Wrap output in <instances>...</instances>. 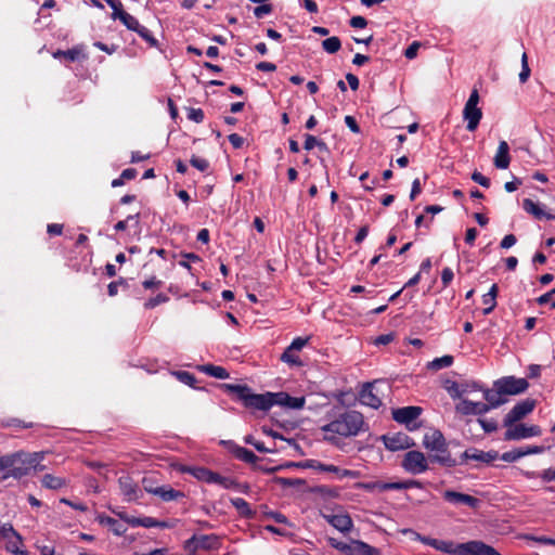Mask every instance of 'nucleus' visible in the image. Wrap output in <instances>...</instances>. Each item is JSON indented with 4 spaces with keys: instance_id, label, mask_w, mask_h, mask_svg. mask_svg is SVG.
<instances>
[{
    "instance_id": "f257e3e1",
    "label": "nucleus",
    "mask_w": 555,
    "mask_h": 555,
    "mask_svg": "<svg viewBox=\"0 0 555 555\" xmlns=\"http://www.w3.org/2000/svg\"><path fill=\"white\" fill-rule=\"evenodd\" d=\"M324 440L336 444L339 438L356 437L370 429L362 413L356 410H346L339 414H332V420L321 426Z\"/></svg>"
},
{
    "instance_id": "f03ea898",
    "label": "nucleus",
    "mask_w": 555,
    "mask_h": 555,
    "mask_svg": "<svg viewBox=\"0 0 555 555\" xmlns=\"http://www.w3.org/2000/svg\"><path fill=\"white\" fill-rule=\"evenodd\" d=\"M44 452L28 453L17 451L0 456V480L4 481L9 478L21 479L27 476L31 469L42 472L46 466L41 464L44 459Z\"/></svg>"
},
{
    "instance_id": "7ed1b4c3",
    "label": "nucleus",
    "mask_w": 555,
    "mask_h": 555,
    "mask_svg": "<svg viewBox=\"0 0 555 555\" xmlns=\"http://www.w3.org/2000/svg\"><path fill=\"white\" fill-rule=\"evenodd\" d=\"M417 539L423 543L430 545L436 551L449 555H500V553L492 546L487 545L481 541H469L466 543L454 544L451 541L421 537L420 534H417Z\"/></svg>"
},
{
    "instance_id": "20e7f679",
    "label": "nucleus",
    "mask_w": 555,
    "mask_h": 555,
    "mask_svg": "<svg viewBox=\"0 0 555 555\" xmlns=\"http://www.w3.org/2000/svg\"><path fill=\"white\" fill-rule=\"evenodd\" d=\"M479 93L477 89H473L463 109V118L467 121L466 129L470 132L475 131L482 118V111L478 107Z\"/></svg>"
},
{
    "instance_id": "39448f33",
    "label": "nucleus",
    "mask_w": 555,
    "mask_h": 555,
    "mask_svg": "<svg viewBox=\"0 0 555 555\" xmlns=\"http://www.w3.org/2000/svg\"><path fill=\"white\" fill-rule=\"evenodd\" d=\"M429 456L426 457L423 452L411 450L404 454L401 466L412 475H420L429 469Z\"/></svg>"
},
{
    "instance_id": "423d86ee",
    "label": "nucleus",
    "mask_w": 555,
    "mask_h": 555,
    "mask_svg": "<svg viewBox=\"0 0 555 555\" xmlns=\"http://www.w3.org/2000/svg\"><path fill=\"white\" fill-rule=\"evenodd\" d=\"M310 337H296L281 354L280 360L289 366L300 367L304 365L299 352L308 345Z\"/></svg>"
},
{
    "instance_id": "0eeeda50",
    "label": "nucleus",
    "mask_w": 555,
    "mask_h": 555,
    "mask_svg": "<svg viewBox=\"0 0 555 555\" xmlns=\"http://www.w3.org/2000/svg\"><path fill=\"white\" fill-rule=\"evenodd\" d=\"M493 387L495 389H499L500 392H503L504 396H514L525 392L529 387V383L527 382L526 378L505 376L495 380Z\"/></svg>"
},
{
    "instance_id": "6e6552de",
    "label": "nucleus",
    "mask_w": 555,
    "mask_h": 555,
    "mask_svg": "<svg viewBox=\"0 0 555 555\" xmlns=\"http://www.w3.org/2000/svg\"><path fill=\"white\" fill-rule=\"evenodd\" d=\"M304 467L311 468V469L320 472V473L336 474L338 479L357 478L359 476V472H357V470L339 468L338 466H335L333 464H324L318 460L306 461V463L304 464Z\"/></svg>"
},
{
    "instance_id": "1a4fd4ad",
    "label": "nucleus",
    "mask_w": 555,
    "mask_h": 555,
    "mask_svg": "<svg viewBox=\"0 0 555 555\" xmlns=\"http://www.w3.org/2000/svg\"><path fill=\"white\" fill-rule=\"evenodd\" d=\"M422 408L415 405H409L403 408L393 409L391 414L392 418L406 426L408 429L413 430L416 426L413 424L422 414Z\"/></svg>"
},
{
    "instance_id": "9d476101",
    "label": "nucleus",
    "mask_w": 555,
    "mask_h": 555,
    "mask_svg": "<svg viewBox=\"0 0 555 555\" xmlns=\"http://www.w3.org/2000/svg\"><path fill=\"white\" fill-rule=\"evenodd\" d=\"M328 543L335 550L346 553L347 555H350L349 553L353 552H358L360 555H374L373 553L375 552L374 548L360 541H350L348 543L335 538H330Z\"/></svg>"
},
{
    "instance_id": "9b49d317",
    "label": "nucleus",
    "mask_w": 555,
    "mask_h": 555,
    "mask_svg": "<svg viewBox=\"0 0 555 555\" xmlns=\"http://www.w3.org/2000/svg\"><path fill=\"white\" fill-rule=\"evenodd\" d=\"M535 406V400L525 399L516 403L504 417V426H512L516 422L531 413Z\"/></svg>"
},
{
    "instance_id": "f8f14e48",
    "label": "nucleus",
    "mask_w": 555,
    "mask_h": 555,
    "mask_svg": "<svg viewBox=\"0 0 555 555\" xmlns=\"http://www.w3.org/2000/svg\"><path fill=\"white\" fill-rule=\"evenodd\" d=\"M323 518L338 531L349 532L353 526L350 515L341 508L331 513H322Z\"/></svg>"
},
{
    "instance_id": "ddd939ff",
    "label": "nucleus",
    "mask_w": 555,
    "mask_h": 555,
    "mask_svg": "<svg viewBox=\"0 0 555 555\" xmlns=\"http://www.w3.org/2000/svg\"><path fill=\"white\" fill-rule=\"evenodd\" d=\"M507 427L508 429L505 433L506 440H520L525 438L535 437L541 434V429L537 425L527 426L525 424H517Z\"/></svg>"
},
{
    "instance_id": "4468645a",
    "label": "nucleus",
    "mask_w": 555,
    "mask_h": 555,
    "mask_svg": "<svg viewBox=\"0 0 555 555\" xmlns=\"http://www.w3.org/2000/svg\"><path fill=\"white\" fill-rule=\"evenodd\" d=\"M498 459H499V452L498 451H494V450L482 451V450H479V449H476V448H469V449L465 450L461 454L460 464H463V463H465L466 461H469V460L481 462V463H485V464H490V463H492L493 461H495Z\"/></svg>"
},
{
    "instance_id": "2eb2a0df",
    "label": "nucleus",
    "mask_w": 555,
    "mask_h": 555,
    "mask_svg": "<svg viewBox=\"0 0 555 555\" xmlns=\"http://www.w3.org/2000/svg\"><path fill=\"white\" fill-rule=\"evenodd\" d=\"M143 487L147 493L160 498L164 502L177 501L185 495L179 490H175L170 486H160L156 488H147V478L143 479Z\"/></svg>"
},
{
    "instance_id": "dca6fc26",
    "label": "nucleus",
    "mask_w": 555,
    "mask_h": 555,
    "mask_svg": "<svg viewBox=\"0 0 555 555\" xmlns=\"http://www.w3.org/2000/svg\"><path fill=\"white\" fill-rule=\"evenodd\" d=\"M383 441L386 449L390 451L405 450L415 444L413 439L403 433L393 434L391 436H383Z\"/></svg>"
},
{
    "instance_id": "f3484780",
    "label": "nucleus",
    "mask_w": 555,
    "mask_h": 555,
    "mask_svg": "<svg viewBox=\"0 0 555 555\" xmlns=\"http://www.w3.org/2000/svg\"><path fill=\"white\" fill-rule=\"evenodd\" d=\"M274 405V392H266V393H249L248 399L245 403L246 408L259 410V411H268Z\"/></svg>"
},
{
    "instance_id": "a211bd4d",
    "label": "nucleus",
    "mask_w": 555,
    "mask_h": 555,
    "mask_svg": "<svg viewBox=\"0 0 555 555\" xmlns=\"http://www.w3.org/2000/svg\"><path fill=\"white\" fill-rule=\"evenodd\" d=\"M220 444L227 447L229 452H231L235 459L242 462L255 464L258 460L257 455L253 451L236 444L232 440H221Z\"/></svg>"
},
{
    "instance_id": "6ab92c4d",
    "label": "nucleus",
    "mask_w": 555,
    "mask_h": 555,
    "mask_svg": "<svg viewBox=\"0 0 555 555\" xmlns=\"http://www.w3.org/2000/svg\"><path fill=\"white\" fill-rule=\"evenodd\" d=\"M118 486L126 501H138L141 498V490L131 477H119Z\"/></svg>"
},
{
    "instance_id": "aec40b11",
    "label": "nucleus",
    "mask_w": 555,
    "mask_h": 555,
    "mask_svg": "<svg viewBox=\"0 0 555 555\" xmlns=\"http://www.w3.org/2000/svg\"><path fill=\"white\" fill-rule=\"evenodd\" d=\"M456 412L463 415H483L490 411V405L483 402H474L468 399H463L455 406Z\"/></svg>"
},
{
    "instance_id": "412c9836",
    "label": "nucleus",
    "mask_w": 555,
    "mask_h": 555,
    "mask_svg": "<svg viewBox=\"0 0 555 555\" xmlns=\"http://www.w3.org/2000/svg\"><path fill=\"white\" fill-rule=\"evenodd\" d=\"M429 461L433 463H438L439 465L449 468L460 464V461H456L455 459L452 457L448 449L447 442L440 449H438L437 451H433L429 454Z\"/></svg>"
},
{
    "instance_id": "4be33fe9",
    "label": "nucleus",
    "mask_w": 555,
    "mask_h": 555,
    "mask_svg": "<svg viewBox=\"0 0 555 555\" xmlns=\"http://www.w3.org/2000/svg\"><path fill=\"white\" fill-rule=\"evenodd\" d=\"M443 499L451 504H464L472 508H475L479 504V500L473 495L456 492L453 490H447L443 492Z\"/></svg>"
},
{
    "instance_id": "5701e85b",
    "label": "nucleus",
    "mask_w": 555,
    "mask_h": 555,
    "mask_svg": "<svg viewBox=\"0 0 555 555\" xmlns=\"http://www.w3.org/2000/svg\"><path fill=\"white\" fill-rule=\"evenodd\" d=\"M305 397H292L287 392H274V405L285 406L293 410H300L305 405Z\"/></svg>"
},
{
    "instance_id": "b1692460",
    "label": "nucleus",
    "mask_w": 555,
    "mask_h": 555,
    "mask_svg": "<svg viewBox=\"0 0 555 555\" xmlns=\"http://www.w3.org/2000/svg\"><path fill=\"white\" fill-rule=\"evenodd\" d=\"M522 208L526 212L532 215L538 220H541V219L555 220V215L547 212L545 210L544 205L535 203L530 198H525L522 201Z\"/></svg>"
},
{
    "instance_id": "393cba45",
    "label": "nucleus",
    "mask_w": 555,
    "mask_h": 555,
    "mask_svg": "<svg viewBox=\"0 0 555 555\" xmlns=\"http://www.w3.org/2000/svg\"><path fill=\"white\" fill-rule=\"evenodd\" d=\"M193 546L194 552L212 551L217 548L219 540L216 535H199L193 537L189 542Z\"/></svg>"
},
{
    "instance_id": "a878e982",
    "label": "nucleus",
    "mask_w": 555,
    "mask_h": 555,
    "mask_svg": "<svg viewBox=\"0 0 555 555\" xmlns=\"http://www.w3.org/2000/svg\"><path fill=\"white\" fill-rule=\"evenodd\" d=\"M447 442L443 434L438 429H433L424 435L423 446L429 451H437Z\"/></svg>"
},
{
    "instance_id": "bb28decb",
    "label": "nucleus",
    "mask_w": 555,
    "mask_h": 555,
    "mask_svg": "<svg viewBox=\"0 0 555 555\" xmlns=\"http://www.w3.org/2000/svg\"><path fill=\"white\" fill-rule=\"evenodd\" d=\"M182 472L192 475L194 478H196L199 481L210 483V485L214 483L215 477H216V473L206 467L188 466V467H183Z\"/></svg>"
},
{
    "instance_id": "cd10ccee",
    "label": "nucleus",
    "mask_w": 555,
    "mask_h": 555,
    "mask_svg": "<svg viewBox=\"0 0 555 555\" xmlns=\"http://www.w3.org/2000/svg\"><path fill=\"white\" fill-rule=\"evenodd\" d=\"M494 166L498 169H506L509 166L511 157H509V146L506 141H501L498 146V151L495 153L493 159Z\"/></svg>"
},
{
    "instance_id": "c85d7f7f",
    "label": "nucleus",
    "mask_w": 555,
    "mask_h": 555,
    "mask_svg": "<svg viewBox=\"0 0 555 555\" xmlns=\"http://www.w3.org/2000/svg\"><path fill=\"white\" fill-rule=\"evenodd\" d=\"M360 400L363 404L373 409H378L382 405V400L374 393L371 384L365 385L360 391Z\"/></svg>"
},
{
    "instance_id": "c756f323",
    "label": "nucleus",
    "mask_w": 555,
    "mask_h": 555,
    "mask_svg": "<svg viewBox=\"0 0 555 555\" xmlns=\"http://www.w3.org/2000/svg\"><path fill=\"white\" fill-rule=\"evenodd\" d=\"M99 522L116 535H121L127 530V526L122 521L109 516H99Z\"/></svg>"
},
{
    "instance_id": "7c9ffc66",
    "label": "nucleus",
    "mask_w": 555,
    "mask_h": 555,
    "mask_svg": "<svg viewBox=\"0 0 555 555\" xmlns=\"http://www.w3.org/2000/svg\"><path fill=\"white\" fill-rule=\"evenodd\" d=\"M504 393L500 392L499 389H486L483 391V398L486 399L487 403L486 405H490L491 409L499 408L500 405L504 404L506 402V399H504Z\"/></svg>"
},
{
    "instance_id": "2f4dec72",
    "label": "nucleus",
    "mask_w": 555,
    "mask_h": 555,
    "mask_svg": "<svg viewBox=\"0 0 555 555\" xmlns=\"http://www.w3.org/2000/svg\"><path fill=\"white\" fill-rule=\"evenodd\" d=\"M41 483L47 489L59 490L66 487L68 481L63 477L46 474L41 478Z\"/></svg>"
},
{
    "instance_id": "473e14b6",
    "label": "nucleus",
    "mask_w": 555,
    "mask_h": 555,
    "mask_svg": "<svg viewBox=\"0 0 555 555\" xmlns=\"http://www.w3.org/2000/svg\"><path fill=\"white\" fill-rule=\"evenodd\" d=\"M231 504L236 508L242 517L253 519L256 515V512L250 508L248 502L242 498L231 499Z\"/></svg>"
},
{
    "instance_id": "72a5a7b5",
    "label": "nucleus",
    "mask_w": 555,
    "mask_h": 555,
    "mask_svg": "<svg viewBox=\"0 0 555 555\" xmlns=\"http://www.w3.org/2000/svg\"><path fill=\"white\" fill-rule=\"evenodd\" d=\"M129 524L132 526H140L143 528H167L168 524L166 521H159L156 518L153 517H140V518H132L129 520Z\"/></svg>"
},
{
    "instance_id": "f704fd0d",
    "label": "nucleus",
    "mask_w": 555,
    "mask_h": 555,
    "mask_svg": "<svg viewBox=\"0 0 555 555\" xmlns=\"http://www.w3.org/2000/svg\"><path fill=\"white\" fill-rule=\"evenodd\" d=\"M197 369H198V371H201L209 376H212L215 378L225 379L229 377V372L222 366H218V365H214V364H204V365H198Z\"/></svg>"
},
{
    "instance_id": "c9c22d12",
    "label": "nucleus",
    "mask_w": 555,
    "mask_h": 555,
    "mask_svg": "<svg viewBox=\"0 0 555 555\" xmlns=\"http://www.w3.org/2000/svg\"><path fill=\"white\" fill-rule=\"evenodd\" d=\"M522 476L527 479L540 478L543 482L555 481V468H546L542 472L524 470Z\"/></svg>"
},
{
    "instance_id": "e433bc0d",
    "label": "nucleus",
    "mask_w": 555,
    "mask_h": 555,
    "mask_svg": "<svg viewBox=\"0 0 555 555\" xmlns=\"http://www.w3.org/2000/svg\"><path fill=\"white\" fill-rule=\"evenodd\" d=\"M224 389L228 392L234 393L236 398L242 401L244 404L246 403L248 396L250 393V388L246 385H235V384H224Z\"/></svg>"
},
{
    "instance_id": "4c0bfd02",
    "label": "nucleus",
    "mask_w": 555,
    "mask_h": 555,
    "mask_svg": "<svg viewBox=\"0 0 555 555\" xmlns=\"http://www.w3.org/2000/svg\"><path fill=\"white\" fill-rule=\"evenodd\" d=\"M81 55V51L77 48H73L66 51L57 50L53 53L54 59H65L69 62L77 61Z\"/></svg>"
},
{
    "instance_id": "58836bf2",
    "label": "nucleus",
    "mask_w": 555,
    "mask_h": 555,
    "mask_svg": "<svg viewBox=\"0 0 555 555\" xmlns=\"http://www.w3.org/2000/svg\"><path fill=\"white\" fill-rule=\"evenodd\" d=\"M452 363H453V357L447 354V356L434 359L428 364V367L431 370L438 371V370L451 366Z\"/></svg>"
},
{
    "instance_id": "ea45409f",
    "label": "nucleus",
    "mask_w": 555,
    "mask_h": 555,
    "mask_svg": "<svg viewBox=\"0 0 555 555\" xmlns=\"http://www.w3.org/2000/svg\"><path fill=\"white\" fill-rule=\"evenodd\" d=\"M322 47L327 53L334 54L340 49L341 42L338 37L333 36L323 40Z\"/></svg>"
},
{
    "instance_id": "a19ab883",
    "label": "nucleus",
    "mask_w": 555,
    "mask_h": 555,
    "mask_svg": "<svg viewBox=\"0 0 555 555\" xmlns=\"http://www.w3.org/2000/svg\"><path fill=\"white\" fill-rule=\"evenodd\" d=\"M144 41L149 43L150 47H157L158 41L157 39L152 35V33L143 25H139V27L134 30Z\"/></svg>"
},
{
    "instance_id": "79ce46f5",
    "label": "nucleus",
    "mask_w": 555,
    "mask_h": 555,
    "mask_svg": "<svg viewBox=\"0 0 555 555\" xmlns=\"http://www.w3.org/2000/svg\"><path fill=\"white\" fill-rule=\"evenodd\" d=\"M22 538L18 533H16L15 538H10L7 540V551L12 553L13 555H26L23 551H21Z\"/></svg>"
},
{
    "instance_id": "37998d69",
    "label": "nucleus",
    "mask_w": 555,
    "mask_h": 555,
    "mask_svg": "<svg viewBox=\"0 0 555 555\" xmlns=\"http://www.w3.org/2000/svg\"><path fill=\"white\" fill-rule=\"evenodd\" d=\"M214 483L221 486L224 489H235L238 488V483L235 479L231 477H223L216 473Z\"/></svg>"
},
{
    "instance_id": "c03bdc74",
    "label": "nucleus",
    "mask_w": 555,
    "mask_h": 555,
    "mask_svg": "<svg viewBox=\"0 0 555 555\" xmlns=\"http://www.w3.org/2000/svg\"><path fill=\"white\" fill-rule=\"evenodd\" d=\"M176 378L184 385L193 387L196 383V377L188 371H175L172 373Z\"/></svg>"
},
{
    "instance_id": "a18cd8bd",
    "label": "nucleus",
    "mask_w": 555,
    "mask_h": 555,
    "mask_svg": "<svg viewBox=\"0 0 555 555\" xmlns=\"http://www.w3.org/2000/svg\"><path fill=\"white\" fill-rule=\"evenodd\" d=\"M119 21L127 27V29L132 31H134L140 25L139 21L128 12L122 14Z\"/></svg>"
},
{
    "instance_id": "49530a36",
    "label": "nucleus",
    "mask_w": 555,
    "mask_h": 555,
    "mask_svg": "<svg viewBox=\"0 0 555 555\" xmlns=\"http://www.w3.org/2000/svg\"><path fill=\"white\" fill-rule=\"evenodd\" d=\"M244 441L248 444H251L255 447V449L259 452H263V453H272L274 452V449L273 448H267L263 442L261 441H257L254 439L253 436L248 435L244 438Z\"/></svg>"
},
{
    "instance_id": "de8ad7c7",
    "label": "nucleus",
    "mask_w": 555,
    "mask_h": 555,
    "mask_svg": "<svg viewBox=\"0 0 555 555\" xmlns=\"http://www.w3.org/2000/svg\"><path fill=\"white\" fill-rule=\"evenodd\" d=\"M169 300V297L165 294H158L153 298H150L144 302L145 309H153L157 307L160 304L167 302Z\"/></svg>"
},
{
    "instance_id": "09e8293b",
    "label": "nucleus",
    "mask_w": 555,
    "mask_h": 555,
    "mask_svg": "<svg viewBox=\"0 0 555 555\" xmlns=\"http://www.w3.org/2000/svg\"><path fill=\"white\" fill-rule=\"evenodd\" d=\"M191 165L197 170L204 172L209 168L207 159L193 155L190 159Z\"/></svg>"
},
{
    "instance_id": "8fccbe9b",
    "label": "nucleus",
    "mask_w": 555,
    "mask_h": 555,
    "mask_svg": "<svg viewBox=\"0 0 555 555\" xmlns=\"http://www.w3.org/2000/svg\"><path fill=\"white\" fill-rule=\"evenodd\" d=\"M529 76H530V68L528 65V59H527V54L524 53L521 56V70L519 73V81L522 83L526 82L528 80Z\"/></svg>"
},
{
    "instance_id": "3c124183",
    "label": "nucleus",
    "mask_w": 555,
    "mask_h": 555,
    "mask_svg": "<svg viewBox=\"0 0 555 555\" xmlns=\"http://www.w3.org/2000/svg\"><path fill=\"white\" fill-rule=\"evenodd\" d=\"M16 531L14 530L13 526L11 524H1L0 522V537L4 540H8L10 538L16 539Z\"/></svg>"
},
{
    "instance_id": "603ef678",
    "label": "nucleus",
    "mask_w": 555,
    "mask_h": 555,
    "mask_svg": "<svg viewBox=\"0 0 555 555\" xmlns=\"http://www.w3.org/2000/svg\"><path fill=\"white\" fill-rule=\"evenodd\" d=\"M183 260L179 261V264L188 270H191L190 261L197 262L201 261V257L193 253L182 254Z\"/></svg>"
},
{
    "instance_id": "864d4df0",
    "label": "nucleus",
    "mask_w": 555,
    "mask_h": 555,
    "mask_svg": "<svg viewBox=\"0 0 555 555\" xmlns=\"http://www.w3.org/2000/svg\"><path fill=\"white\" fill-rule=\"evenodd\" d=\"M478 423L485 430V433H493L498 429V423L494 420L478 418Z\"/></svg>"
},
{
    "instance_id": "5fc2aeb1",
    "label": "nucleus",
    "mask_w": 555,
    "mask_h": 555,
    "mask_svg": "<svg viewBox=\"0 0 555 555\" xmlns=\"http://www.w3.org/2000/svg\"><path fill=\"white\" fill-rule=\"evenodd\" d=\"M204 112L202 108H190L188 111V118L194 122H202L204 120Z\"/></svg>"
},
{
    "instance_id": "6e6d98bb",
    "label": "nucleus",
    "mask_w": 555,
    "mask_h": 555,
    "mask_svg": "<svg viewBox=\"0 0 555 555\" xmlns=\"http://www.w3.org/2000/svg\"><path fill=\"white\" fill-rule=\"evenodd\" d=\"M519 459L530 455V454H538L543 451L542 447L533 446V447H526V448H517Z\"/></svg>"
},
{
    "instance_id": "4d7b16f0",
    "label": "nucleus",
    "mask_w": 555,
    "mask_h": 555,
    "mask_svg": "<svg viewBox=\"0 0 555 555\" xmlns=\"http://www.w3.org/2000/svg\"><path fill=\"white\" fill-rule=\"evenodd\" d=\"M115 2L116 3L108 4V5L113 10L112 18L119 20L121 17V15L126 13V11L124 10V5L120 0H115Z\"/></svg>"
},
{
    "instance_id": "13d9d810",
    "label": "nucleus",
    "mask_w": 555,
    "mask_h": 555,
    "mask_svg": "<svg viewBox=\"0 0 555 555\" xmlns=\"http://www.w3.org/2000/svg\"><path fill=\"white\" fill-rule=\"evenodd\" d=\"M272 12V7L268 2L260 4L254 9V15L258 18L263 17Z\"/></svg>"
},
{
    "instance_id": "bf43d9fd",
    "label": "nucleus",
    "mask_w": 555,
    "mask_h": 555,
    "mask_svg": "<svg viewBox=\"0 0 555 555\" xmlns=\"http://www.w3.org/2000/svg\"><path fill=\"white\" fill-rule=\"evenodd\" d=\"M406 489V485L404 481H398V482H384L380 485V491H388V490H403Z\"/></svg>"
},
{
    "instance_id": "052dcab7",
    "label": "nucleus",
    "mask_w": 555,
    "mask_h": 555,
    "mask_svg": "<svg viewBox=\"0 0 555 555\" xmlns=\"http://www.w3.org/2000/svg\"><path fill=\"white\" fill-rule=\"evenodd\" d=\"M499 457L508 463H513L519 460L517 448L513 449L511 451L504 452L502 455H499Z\"/></svg>"
},
{
    "instance_id": "680f3d73",
    "label": "nucleus",
    "mask_w": 555,
    "mask_h": 555,
    "mask_svg": "<svg viewBox=\"0 0 555 555\" xmlns=\"http://www.w3.org/2000/svg\"><path fill=\"white\" fill-rule=\"evenodd\" d=\"M454 273L451 268H444L441 272V282L443 287H447L453 280Z\"/></svg>"
},
{
    "instance_id": "e2e57ef3",
    "label": "nucleus",
    "mask_w": 555,
    "mask_h": 555,
    "mask_svg": "<svg viewBox=\"0 0 555 555\" xmlns=\"http://www.w3.org/2000/svg\"><path fill=\"white\" fill-rule=\"evenodd\" d=\"M472 179L480 184L481 186L483 188H489L490 186V179L485 177L483 175H481L480 172L478 171H475L473 175H472Z\"/></svg>"
},
{
    "instance_id": "0e129e2a",
    "label": "nucleus",
    "mask_w": 555,
    "mask_h": 555,
    "mask_svg": "<svg viewBox=\"0 0 555 555\" xmlns=\"http://www.w3.org/2000/svg\"><path fill=\"white\" fill-rule=\"evenodd\" d=\"M349 24L353 28H364L367 25V21L363 16L357 15L350 18Z\"/></svg>"
},
{
    "instance_id": "69168bd1",
    "label": "nucleus",
    "mask_w": 555,
    "mask_h": 555,
    "mask_svg": "<svg viewBox=\"0 0 555 555\" xmlns=\"http://www.w3.org/2000/svg\"><path fill=\"white\" fill-rule=\"evenodd\" d=\"M517 240L514 234H507L500 243L501 248L508 249L516 244Z\"/></svg>"
},
{
    "instance_id": "338daca9",
    "label": "nucleus",
    "mask_w": 555,
    "mask_h": 555,
    "mask_svg": "<svg viewBox=\"0 0 555 555\" xmlns=\"http://www.w3.org/2000/svg\"><path fill=\"white\" fill-rule=\"evenodd\" d=\"M228 139L234 149H241L244 145V138L237 133H231Z\"/></svg>"
},
{
    "instance_id": "774afa93",
    "label": "nucleus",
    "mask_w": 555,
    "mask_h": 555,
    "mask_svg": "<svg viewBox=\"0 0 555 555\" xmlns=\"http://www.w3.org/2000/svg\"><path fill=\"white\" fill-rule=\"evenodd\" d=\"M319 144V140L312 134H306L304 147L307 151H311Z\"/></svg>"
}]
</instances>
